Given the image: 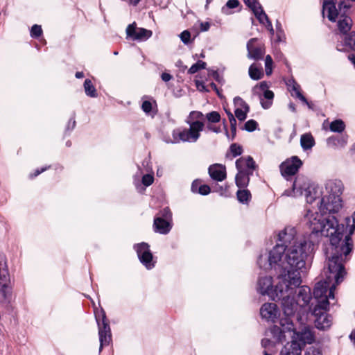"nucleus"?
Returning a JSON list of instances; mask_svg holds the SVG:
<instances>
[{"mask_svg":"<svg viewBox=\"0 0 355 355\" xmlns=\"http://www.w3.org/2000/svg\"><path fill=\"white\" fill-rule=\"evenodd\" d=\"M204 115L201 112L192 111L188 116L186 123H191L192 122L204 123Z\"/></svg>","mask_w":355,"mask_h":355,"instance_id":"obj_32","label":"nucleus"},{"mask_svg":"<svg viewBox=\"0 0 355 355\" xmlns=\"http://www.w3.org/2000/svg\"><path fill=\"white\" fill-rule=\"evenodd\" d=\"M257 1V0H243L246 6H248L249 8H250L251 6L253 5V3H254V2Z\"/></svg>","mask_w":355,"mask_h":355,"instance_id":"obj_61","label":"nucleus"},{"mask_svg":"<svg viewBox=\"0 0 355 355\" xmlns=\"http://www.w3.org/2000/svg\"><path fill=\"white\" fill-rule=\"evenodd\" d=\"M343 189V184L340 180H328L325 184L326 194L320 200V213L309 209L304 216V221L312 230L313 234H320L329 237L327 254L331 270L335 267L338 269L339 259L340 260L343 254H349L353 248L351 235L355 230V219L347 217L345 228L331 214L338 212L342 207L340 196Z\"/></svg>","mask_w":355,"mask_h":355,"instance_id":"obj_1","label":"nucleus"},{"mask_svg":"<svg viewBox=\"0 0 355 355\" xmlns=\"http://www.w3.org/2000/svg\"><path fill=\"white\" fill-rule=\"evenodd\" d=\"M253 173L238 171L235 177L236 184L239 188H245L250 182V176Z\"/></svg>","mask_w":355,"mask_h":355,"instance_id":"obj_26","label":"nucleus"},{"mask_svg":"<svg viewBox=\"0 0 355 355\" xmlns=\"http://www.w3.org/2000/svg\"><path fill=\"white\" fill-rule=\"evenodd\" d=\"M161 77L164 82H168L172 78V76L168 73H162Z\"/></svg>","mask_w":355,"mask_h":355,"instance_id":"obj_56","label":"nucleus"},{"mask_svg":"<svg viewBox=\"0 0 355 355\" xmlns=\"http://www.w3.org/2000/svg\"><path fill=\"white\" fill-rule=\"evenodd\" d=\"M329 306L324 302V305H315L313 310L315 317V325L318 329L325 330L332 324L331 318L327 313Z\"/></svg>","mask_w":355,"mask_h":355,"instance_id":"obj_10","label":"nucleus"},{"mask_svg":"<svg viewBox=\"0 0 355 355\" xmlns=\"http://www.w3.org/2000/svg\"><path fill=\"white\" fill-rule=\"evenodd\" d=\"M257 41V38H252L248 41L247 44L248 58L259 60L263 59L265 54V48L261 45H255Z\"/></svg>","mask_w":355,"mask_h":355,"instance_id":"obj_16","label":"nucleus"},{"mask_svg":"<svg viewBox=\"0 0 355 355\" xmlns=\"http://www.w3.org/2000/svg\"><path fill=\"white\" fill-rule=\"evenodd\" d=\"M230 123V128H236V120L234 115L230 116V119H229Z\"/></svg>","mask_w":355,"mask_h":355,"instance_id":"obj_57","label":"nucleus"},{"mask_svg":"<svg viewBox=\"0 0 355 355\" xmlns=\"http://www.w3.org/2000/svg\"><path fill=\"white\" fill-rule=\"evenodd\" d=\"M292 192L293 193L294 196H295L297 193H299V194H300V195L302 193V191L297 190L295 182L293 184V191Z\"/></svg>","mask_w":355,"mask_h":355,"instance_id":"obj_60","label":"nucleus"},{"mask_svg":"<svg viewBox=\"0 0 355 355\" xmlns=\"http://www.w3.org/2000/svg\"><path fill=\"white\" fill-rule=\"evenodd\" d=\"M272 59L270 55H266L265 59V70L267 76H270L272 72Z\"/></svg>","mask_w":355,"mask_h":355,"instance_id":"obj_39","label":"nucleus"},{"mask_svg":"<svg viewBox=\"0 0 355 355\" xmlns=\"http://www.w3.org/2000/svg\"><path fill=\"white\" fill-rule=\"evenodd\" d=\"M329 245L325 250V255L327 259V272L329 273V275L327 276V279L328 281H320L318 282L313 289V296L317 301V304L315 305H324V302L327 304V306L329 305V300L334 299V290L336 288V285L333 284L332 286H329V282L334 279L336 284H340L345 275V271L343 266V262L346 261L347 257L348 254H343L342 259L339 261H338V266H340V268L338 267H335L334 270H331L329 268V259L327 257V252L328 250Z\"/></svg>","mask_w":355,"mask_h":355,"instance_id":"obj_3","label":"nucleus"},{"mask_svg":"<svg viewBox=\"0 0 355 355\" xmlns=\"http://www.w3.org/2000/svg\"><path fill=\"white\" fill-rule=\"evenodd\" d=\"M211 189L210 187L207 184L200 185L197 191V193L205 196L210 193Z\"/></svg>","mask_w":355,"mask_h":355,"instance_id":"obj_49","label":"nucleus"},{"mask_svg":"<svg viewBox=\"0 0 355 355\" xmlns=\"http://www.w3.org/2000/svg\"><path fill=\"white\" fill-rule=\"evenodd\" d=\"M239 6V0H228L225 6L222 8V12L225 15H229V9L236 8Z\"/></svg>","mask_w":355,"mask_h":355,"instance_id":"obj_36","label":"nucleus"},{"mask_svg":"<svg viewBox=\"0 0 355 355\" xmlns=\"http://www.w3.org/2000/svg\"><path fill=\"white\" fill-rule=\"evenodd\" d=\"M289 91L291 92V95L302 102L306 101V98L301 93V88L299 84H297L295 80L290 79L286 83Z\"/></svg>","mask_w":355,"mask_h":355,"instance_id":"obj_24","label":"nucleus"},{"mask_svg":"<svg viewBox=\"0 0 355 355\" xmlns=\"http://www.w3.org/2000/svg\"><path fill=\"white\" fill-rule=\"evenodd\" d=\"M263 97L267 100L264 101L263 99H261V104L263 108L268 109L272 105V101L274 98V93L270 90H265L263 92Z\"/></svg>","mask_w":355,"mask_h":355,"instance_id":"obj_34","label":"nucleus"},{"mask_svg":"<svg viewBox=\"0 0 355 355\" xmlns=\"http://www.w3.org/2000/svg\"><path fill=\"white\" fill-rule=\"evenodd\" d=\"M279 241L269 252L268 264L272 266L274 263H277L282 261V258L285 253L286 250L291 245H298L299 243H302L304 240H308L306 238L298 239L296 236V230L293 227H286L284 230L281 231L278 235Z\"/></svg>","mask_w":355,"mask_h":355,"instance_id":"obj_6","label":"nucleus"},{"mask_svg":"<svg viewBox=\"0 0 355 355\" xmlns=\"http://www.w3.org/2000/svg\"><path fill=\"white\" fill-rule=\"evenodd\" d=\"M200 186V182L198 180H196L192 182L191 184V191L193 193H197L199 187Z\"/></svg>","mask_w":355,"mask_h":355,"instance_id":"obj_51","label":"nucleus"},{"mask_svg":"<svg viewBox=\"0 0 355 355\" xmlns=\"http://www.w3.org/2000/svg\"><path fill=\"white\" fill-rule=\"evenodd\" d=\"M84 89L86 95L92 98H96L98 96L96 89L92 84L91 80L86 79L84 82Z\"/></svg>","mask_w":355,"mask_h":355,"instance_id":"obj_31","label":"nucleus"},{"mask_svg":"<svg viewBox=\"0 0 355 355\" xmlns=\"http://www.w3.org/2000/svg\"><path fill=\"white\" fill-rule=\"evenodd\" d=\"M206 119L211 123H218L220 121V115L216 111H212L206 114Z\"/></svg>","mask_w":355,"mask_h":355,"instance_id":"obj_38","label":"nucleus"},{"mask_svg":"<svg viewBox=\"0 0 355 355\" xmlns=\"http://www.w3.org/2000/svg\"><path fill=\"white\" fill-rule=\"evenodd\" d=\"M258 123L253 119L248 120L244 125V130L248 132H252L257 129Z\"/></svg>","mask_w":355,"mask_h":355,"instance_id":"obj_40","label":"nucleus"},{"mask_svg":"<svg viewBox=\"0 0 355 355\" xmlns=\"http://www.w3.org/2000/svg\"><path fill=\"white\" fill-rule=\"evenodd\" d=\"M159 216H158L157 217H162L164 220L168 221L171 220L172 214L168 207H165L162 210H161L159 213Z\"/></svg>","mask_w":355,"mask_h":355,"instance_id":"obj_41","label":"nucleus"},{"mask_svg":"<svg viewBox=\"0 0 355 355\" xmlns=\"http://www.w3.org/2000/svg\"><path fill=\"white\" fill-rule=\"evenodd\" d=\"M351 2H355V0H326L322 6L323 15L327 13L331 21L338 19V28L343 35L350 31L352 25L349 16Z\"/></svg>","mask_w":355,"mask_h":355,"instance_id":"obj_4","label":"nucleus"},{"mask_svg":"<svg viewBox=\"0 0 355 355\" xmlns=\"http://www.w3.org/2000/svg\"><path fill=\"white\" fill-rule=\"evenodd\" d=\"M189 128H178L172 131V137H166L164 141L167 144H179L180 142L194 143L200 137V132L204 130L205 123L192 122L187 123Z\"/></svg>","mask_w":355,"mask_h":355,"instance_id":"obj_7","label":"nucleus"},{"mask_svg":"<svg viewBox=\"0 0 355 355\" xmlns=\"http://www.w3.org/2000/svg\"><path fill=\"white\" fill-rule=\"evenodd\" d=\"M238 171L253 173L257 165L251 156L241 157L235 163Z\"/></svg>","mask_w":355,"mask_h":355,"instance_id":"obj_18","label":"nucleus"},{"mask_svg":"<svg viewBox=\"0 0 355 355\" xmlns=\"http://www.w3.org/2000/svg\"><path fill=\"white\" fill-rule=\"evenodd\" d=\"M249 76L251 79L258 80L263 76V72L261 67H258L255 64H252L249 67Z\"/></svg>","mask_w":355,"mask_h":355,"instance_id":"obj_29","label":"nucleus"},{"mask_svg":"<svg viewBox=\"0 0 355 355\" xmlns=\"http://www.w3.org/2000/svg\"><path fill=\"white\" fill-rule=\"evenodd\" d=\"M311 233L308 240H304L298 245L289 246L285 251L282 261L274 263L270 267H275L277 265L283 268L282 272L278 276L280 281L290 282L294 286H300L302 274L306 272V263L309 257L313 250L314 243L317 241L320 234H313L312 230L309 227ZM325 236L324 235H323Z\"/></svg>","mask_w":355,"mask_h":355,"instance_id":"obj_2","label":"nucleus"},{"mask_svg":"<svg viewBox=\"0 0 355 355\" xmlns=\"http://www.w3.org/2000/svg\"><path fill=\"white\" fill-rule=\"evenodd\" d=\"M95 316L98 327L101 350L103 346H107L110 344L112 339L111 331L105 313L103 309H101L99 312L96 313Z\"/></svg>","mask_w":355,"mask_h":355,"instance_id":"obj_9","label":"nucleus"},{"mask_svg":"<svg viewBox=\"0 0 355 355\" xmlns=\"http://www.w3.org/2000/svg\"><path fill=\"white\" fill-rule=\"evenodd\" d=\"M141 109L146 114H150L153 109L152 103L149 101H144L141 105Z\"/></svg>","mask_w":355,"mask_h":355,"instance_id":"obj_43","label":"nucleus"},{"mask_svg":"<svg viewBox=\"0 0 355 355\" xmlns=\"http://www.w3.org/2000/svg\"><path fill=\"white\" fill-rule=\"evenodd\" d=\"M172 225L170 221L164 220L162 217L154 218L153 228L155 232L161 234H167L171 230Z\"/></svg>","mask_w":355,"mask_h":355,"instance_id":"obj_22","label":"nucleus"},{"mask_svg":"<svg viewBox=\"0 0 355 355\" xmlns=\"http://www.w3.org/2000/svg\"><path fill=\"white\" fill-rule=\"evenodd\" d=\"M236 198L239 202L248 204L251 200V193L248 189H239L236 192Z\"/></svg>","mask_w":355,"mask_h":355,"instance_id":"obj_30","label":"nucleus"},{"mask_svg":"<svg viewBox=\"0 0 355 355\" xmlns=\"http://www.w3.org/2000/svg\"><path fill=\"white\" fill-rule=\"evenodd\" d=\"M303 347L296 339L292 338L281 349L280 355H301Z\"/></svg>","mask_w":355,"mask_h":355,"instance_id":"obj_21","label":"nucleus"},{"mask_svg":"<svg viewBox=\"0 0 355 355\" xmlns=\"http://www.w3.org/2000/svg\"><path fill=\"white\" fill-rule=\"evenodd\" d=\"M260 24L265 25L266 23L269 21V18L266 12L263 11L255 15Z\"/></svg>","mask_w":355,"mask_h":355,"instance_id":"obj_46","label":"nucleus"},{"mask_svg":"<svg viewBox=\"0 0 355 355\" xmlns=\"http://www.w3.org/2000/svg\"><path fill=\"white\" fill-rule=\"evenodd\" d=\"M260 314L262 318L275 322L279 315V309L275 303H265L260 309Z\"/></svg>","mask_w":355,"mask_h":355,"instance_id":"obj_17","label":"nucleus"},{"mask_svg":"<svg viewBox=\"0 0 355 355\" xmlns=\"http://www.w3.org/2000/svg\"><path fill=\"white\" fill-rule=\"evenodd\" d=\"M300 145L304 150L311 149L315 145V140L311 133H306L300 137Z\"/></svg>","mask_w":355,"mask_h":355,"instance_id":"obj_28","label":"nucleus"},{"mask_svg":"<svg viewBox=\"0 0 355 355\" xmlns=\"http://www.w3.org/2000/svg\"><path fill=\"white\" fill-rule=\"evenodd\" d=\"M206 62L198 60L196 63L193 64L189 69L188 73L190 74H193L198 72L200 69H205Z\"/></svg>","mask_w":355,"mask_h":355,"instance_id":"obj_37","label":"nucleus"},{"mask_svg":"<svg viewBox=\"0 0 355 355\" xmlns=\"http://www.w3.org/2000/svg\"><path fill=\"white\" fill-rule=\"evenodd\" d=\"M206 129L207 130H209V131H211V132H214L216 133H219L221 132V129L219 126H216V125L211 124V123H209V124L207 125Z\"/></svg>","mask_w":355,"mask_h":355,"instance_id":"obj_50","label":"nucleus"},{"mask_svg":"<svg viewBox=\"0 0 355 355\" xmlns=\"http://www.w3.org/2000/svg\"><path fill=\"white\" fill-rule=\"evenodd\" d=\"M302 166V160L297 156H292L280 164L279 169L282 175L288 180L298 172Z\"/></svg>","mask_w":355,"mask_h":355,"instance_id":"obj_11","label":"nucleus"},{"mask_svg":"<svg viewBox=\"0 0 355 355\" xmlns=\"http://www.w3.org/2000/svg\"><path fill=\"white\" fill-rule=\"evenodd\" d=\"M46 169H47V167L42 168L41 169H37V170H35V173L33 175H31V178L36 177L38 175H40V173H42V172L45 171Z\"/></svg>","mask_w":355,"mask_h":355,"instance_id":"obj_58","label":"nucleus"},{"mask_svg":"<svg viewBox=\"0 0 355 355\" xmlns=\"http://www.w3.org/2000/svg\"><path fill=\"white\" fill-rule=\"evenodd\" d=\"M311 297V293L309 287L303 286L300 288L297 294V302L300 308H304L308 306Z\"/></svg>","mask_w":355,"mask_h":355,"instance_id":"obj_23","label":"nucleus"},{"mask_svg":"<svg viewBox=\"0 0 355 355\" xmlns=\"http://www.w3.org/2000/svg\"><path fill=\"white\" fill-rule=\"evenodd\" d=\"M250 8L252 10L254 15L263 11L261 4L258 2V1H255Z\"/></svg>","mask_w":355,"mask_h":355,"instance_id":"obj_48","label":"nucleus"},{"mask_svg":"<svg viewBox=\"0 0 355 355\" xmlns=\"http://www.w3.org/2000/svg\"><path fill=\"white\" fill-rule=\"evenodd\" d=\"M211 178L215 181L222 182L227 178L225 166L220 164H214L208 168Z\"/></svg>","mask_w":355,"mask_h":355,"instance_id":"obj_19","label":"nucleus"},{"mask_svg":"<svg viewBox=\"0 0 355 355\" xmlns=\"http://www.w3.org/2000/svg\"><path fill=\"white\" fill-rule=\"evenodd\" d=\"M123 1L127 2L129 5H132L134 6H137L140 1V0H123Z\"/></svg>","mask_w":355,"mask_h":355,"instance_id":"obj_59","label":"nucleus"},{"mask_svg":"<svg viewBox=\"0 0 355 355\" xmlns=\"http://www.w3.org/2000/svg\"><path fill=\"white\" fill-rule=\"evenodd\" d=\"M180 37L182 42L184 44H187L190 41L191 33L189 31H184L181 33Z\"/></svg>","mask_w":355,"mask_h":355,"instance_id":"obj_47","label":"nucleus"},{"mask_svg":"<svg viewBox=\"0 0 355 355\" xmlns=\"http://www.w3.org/2000/svg\"><path fill=\"white\" fill-rule=\"evenodd\" d=\"M304 355H323L320 349L310 347L304 352Z\"/></svg>","mask_w":355,"mask_h":355,"instance_id":"obj_45","label":"nucleus"},{"mask_svg":"<svg viewBox=\"0 0 355 355\" xmlns=\"http://www.w3.org/2000/svg\"><path fill=\"white\" fill-rule=\"evenodd\" d=\"M344 44L346 47L355 51V32H351L345 36Z\"/></svg>","mask_w":355,"mask_h":355,"instance_id":"obj_35","label":"nucleus"},{"mask_svg":"<svg viewBox=\"0 0 355 355\" xmlns=\"http://www.w3.org/2000/svg\"><path fill=\"white\" fill-rule=\"evenodd\" d=\"M243 152L242 146L236 143L232 144L226 153V158L232 160L234 157L241 155Z\"/></svg>","mask_w":355,"mask_h":355,"instance_id":"obj_27","label":"nucleus"},{"mask_svg":"<svg viewBox=\"0 0 355 355\" xmlns=\"http://www.w3.org/2000/svg\"><path fill=\"white\" fill-rule=\"evenodd\" d=\"M259 87L262 90H267L266 88L268 87L267 83L266 82H261L259 85Z\"/></svg>","mask_w":355,"mask_h":355,"instance_id":"obj_63","label":"nucleus"},{"mask_svg":"<svg viewBox=\"0 0 355 355\" xmlns=\"http://www.w3.org/2000/svg\"><path fill=\"white\" fill-rule=\"evenodd\" d=\"M234 103L236 106L235 116L241 121H244L247 117V113L250 110L248 105L239 96L234 98Z\"/></svg>","mask_w":355,"mask_h":355,"instance_id":"obj_20","label":"nucleus"},{"mask_svg":"<svg viewBox=\"0 0 355 355\" xmlns=\"http://www.w3.org/2000/svg\"><path fill=\"white\" fill-rule=\"evenodd\" d=\"M275 352V349H266L263 352V355H272Z\"/></svg>","mask_w":355,"mask_h":355,"instance_id":"obj_62","label":"nucleus"},{"mask_svg":"<svg viewBox=\"0 0 355 355\" xmlns=\"http://www.w3.org/2000/svg\"><path fill=\"white\" fill-rule=\"evenodd\" d=\"M329 128L331 132L340 133L344 131L345 124L341 119H336L330 123Z\"/></svg>","mask_w":355,"mask_h":355,"instance_id":"obj_33","label":"nucleus"},{"mask_svg":"<svg viewBox=\"0 0 355 355\" xmlns=\"http://www.w3.org/2000/svg\"><path fill=\"white\" fill-rule=\"evenodd\" d=\"M257 291L262 295H267L272 300H275L279 293L277 284L272 286V278L270 276L261 277L257 282Z\"/></svg>","mask_w":355,"mask_h":355,"instance_id":"obj_12","label":"nucleus"},{"mask_svg":"<svg viewBox=\"0 0 355 355\" xmlns=\"http://www.w3.org/2000/svg\"><path fill=\"white\" fill-rule=\"evenodd\" d=\"M126 34L128 37L133 40H146L152 35V32L143 28H137L134 23L128 26Z\"/></svg>","mask_w":355,"mask_h":355,"instance_id":"obj_15","label":"nucleus"},{"mask_svg":"<svg viewBox=\"0 0 355 355\" xmlns=\"http://www.w3.org/2000/svg\"><path fill=\"white\" fill-rule=\"evenodd\" d=\"M300 286H294L290 282L280 281L277 283L279 291L275 300L281 301V307L286 318L281 320L289 319L293 316L300 307L298 302L295 300L296 289Z\"/></svg>","mask_w":355,"mask_h":355,"instance_id":"obj_5","label":"nucleus"},{"mask_svg":"<svg viewBox=\"0 0 355 355\" xmlns=\"http://www.w3.org/2000/svg\"><path fill=\"white\" fill-rule=\"evenodd\" d=\"M142 184L148 187L151 185L153 183L154 181V177L151 174H146L142 177Z\"/></svg>","mask_w":355,"mask_h":355,"instance_id":"obj_44","label":"nucleus"},{"mask_svg":"<svg viewBox=\"0 0 355 355\" xmlns=\"http://www.w3.org/2000/svg\"><path fill=\"white\" fill-rule=\"evenodd\" d=\"M280 326L273 325L267 331L266 335L270 336L272 340L264 338L261 340V346L266 349H275L277 343H282L287 337L286 332L293 330V322L289 319L280 320Z\"/></svg>","mask_w":355,"mask_h":355,"instance_id":"obj_8","label":"nucleus"},{"mask_svg":"<svg viewBox=\"0 0 355 355\" xmlns=\"http://www.w3.org/2000/svg\"><path fill=\"white\" fill-rule=\"evenodd\" d=\"M266 28L269 31L270 33L272 35L275 33L271 21L269 20L265 24Z\"/></svg>","mask_w":355,"mask_h":355,"instance_id":"obj_54","label":"nucleus"},{"mask_svg":"<svg viewBox=\"0 0 355 355\" xmlns=\"http://www.w3.org/2000/svg\"><path fill=\"white\" fill-rule=\"evenodd\" d=\"M42 34V29L41 26L35 24L32 26L31 30V36L37 38Z\"/></svg>","mask_w":355,"mask_h":355,"instance_id":"obj_42","label":"nucleus"},{"mask_svg":"<svg viewBox=\"0 0 355 355\" xmlns=\"http://www.w3.org/2000/svg\"><path fill=\"white\" fill-rule=\"evenodd\" d=\"M134 248L137 252L139 261L148 270L154 268L155 262L153 260V257L148 243H141L137 244L135 245Z\"/></svg>","mask_w":355,"mask_h":355,"instance_id":"obj_13","label":"nucleus"},{"mask_svg":"<svg viewBox=\"0 0 355 355\" xmlns=\"http://www.w3.org/2000/svg\"><path fill=\"white\" fill-rule=\"evenodd\" d=\"M75 126H76V121L74 120L73 118L70 119L68 122L67 126V130H71L75 128Z\"/></svg>","mask_w":355,"mask_h":355,"instance_id":"obj_52","label":"nucleus"},{"mask_svg":"<svg viewBox=\"0 0 355 355\" xmlns=\"http://www.w3.org/2000/svg\"><path fill=\"white\" fill-rule=\"evenodd\" d=\"M196 87H197V89L200 91V92H207V90L206 89V86L205 85V84L202 82H200V81H196Z\"/></svg>","mask_w":355,"mask_h":355,"instance_id":"obj_53","label":"nucleus"},{"mask_svg":"<svg viewBox=\"0 0 355 355\" xmlns=\"http://www.w3.org/2000/svg\"><path fill=\"white\" fill-rule=\"evenodd\" d=\"M210 24L208 22H202L200 24V29L202 31H207L209 29Z\"/></svg>","mask_w":355,"mask_h":355,"instance_id":"obj_55","label":"nucleus"},{"mask_svg":"<svg viewBox=\"0 0 355 355\" xmlns=\"http://www.w3.org/2000/svg\"><path fill=\"white\" fill-rule=\"evenodd\" d=\"M349 338L354 342V343H355V329L350 334Z\"/></svg>","mask_w":355,"mask_h":355,"instance_id":"obj_64","label":"nucleus"},{"mask_svg":"<svg viewBox=\"0 0 355 355\" xmlns=\"http://www.w3.org/2000/svg\"><path fill=\"white\" fill-rule=\"evenodd\" d=\"M347 135L330 137L327 139V144L330 147L343 148L347 143Z\"/></svg>","mask_w":355,"mask_h":355,"instance_id":"obj_25","label":"nucleus"},{"mask_svg":"<svg viewBox=\"0 0 355 355\" xmlns=\"http://www.w3.org/2000/svg\"><path fill=\"white\" fill-rule=\"evenodd\" d=\"M288 334L292 338H295L300 342L303 347L306 344H311L315 340L312 329L309 326L302 327L299 331H296L293 327V330L290 332H286V334Z\"/></svg>","mask_w":355,"mask_h":355,"instance_id":"obj_14","label":"nucleus"}]
</instances>
